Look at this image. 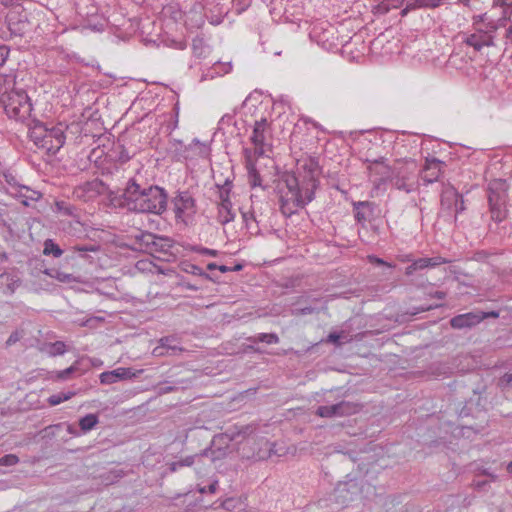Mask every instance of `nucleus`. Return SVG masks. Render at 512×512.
Here are the masks:
<instances>
[{
    "mask_svg": "<svg viewBox=\"0 0 512 512\" xmlns=\"http://www.w3.org/2000/svg\"><path fill=\"white\" fill-rule=\"evenodd\" d=\"M124 205L128 210L140 213L161 214L166 210L167 193L159 186L141 188L130 180L123 192Z\"/></svg>",
    "mask_w": 512,
    "mask_h": 512,
    "instance_id": "1",
    "label": "nucleus"
},
{
    "mask_svg": "<svg viewBox=\"0 0 512 512\" xmlns=\"http://www.w3.org/2000/svg\"><path fill=\"white\" fill-rule=\"evenodd\" d=\"M381 174L387 175L389 183L397 190L407 194L418 188V176L414 161H397L392 167L383 165Z\"/></svg>",
    "mask_w": 512,
    "mask_h": 512,
    "instance_id": "2",
    "label": "nucleus"
},
{
    "mask_svg": "<svg viewBox=\"0 0 512 512\" xmlns=\"http://www.w3.org/2000/svg\"><path fill=\"white\" fill-rule=\"evenodd\" d=\"M497 29L498 25L488 20L486 14L474 16L472 32L465 33L462 41L475 51H481L484 47L494 46Z\"/></svg>",
    "mask_w": 512,
    "mask_h": 512,
    "instance_id": "3",
    "label": "nucleus"
},
{
    "mask_svg": "<svg viewBox=\"0 0 512 512\" xmlns=\"http://www.w3.org/2000/svg\"><path fill=\"white\" fill-rule=\"evenodd\" d=\"M283 183L285 187L279 188L280 211L284 216L290 217L299 208H303L302 188L294 174H285Z\"/></svg>",
    "mask_w": 512,
    "mask_h": 512,
    "instance_id": "4",
    "label": "nucleus"
},
{
    "mask_svg": "<svg viewBox=\"0 0 512 512\" xmlns=\"http://www.w3.org/2000/svg\"><path fill=\"white\" fill-rule=\"evenodd\" d=\"M509 185L506 180L494 179L488 184V203L491 219L500 223L507 217V199Z\"/></svg>",
    "mask_w": 512,
    "mask_h": 512,
    "instance_id": "5",
    "label": "nucleus"
},
{
    "mask_svg": "<svg viewBox=\"0 0 512 512\" xmlns=\"http://www.w3.org/2000/svg\"><path fill=\"white\" fill-rule=\"evenodd\" d=\"M5 113L16 121L26 120L32 111V105L26 92L20 89L5 91L0 98Z\"/></svg>",
    "mask_w": 512,
    "mask_h": 512,
    "instance_id": "6",
    "label": "nucleus"
},
{
    "mask_svg": "<svg viewBox=\"0 0 512 512\" xmlns=\"http://www.w3.org/2000/svg\"><path fill=\"white\" fill-rule=\"evenodd\" d=\"M88 229L89 225L86 222V215L66 206V234L82 239L88 235Z\"/></svg>",
    "mask_w": 512,
    "mask_h": 512,
    "instance_id": "7",
    "label": "nucleus"
},
{
    "mask_svg": "<svg viewBox=\"0 0 512 512\" xmlns=\"http://www.w3.org/2000/svg\"><path fill=\"white\" fill-rule=\"evenodd\" d=\"M175 217L182 221L196 213V202L190 192L181 191L172 200Z\"/></svg>",
    "mask_w": 512,
    "mask_h": 512,
    "instance_id": "8",
    "label": "nucleus"
},
{
    "mask_svg": "<svg viewBox=\"0 0 512 512\" xmlns=\"http://www.w3.org/2000/svg\"><path fill=\"white\" fill-rule=\"evenodd\" d=\"M214 442L202 450L200 453L193 454L192 456L199 457V462L193 463L194 470L197 474L206 473L212 464L225 457L226 451L222 448H214Z\"/></svg>",
    "mask_w": 512,
    "mask_h": 512,
    "instance_id": "9",
    "label": "nucleus"
},
{
    "mask_svg": "<svg viewBox=\"0 0 512 512\" xmlns=\"http://www.w3.org/2000/svg\"><path fill=\"white\" fill-rule=\"evenodd\" d=\"M108 187L100 179L86 181L74 188L73 196L82 201H90L99 195L106 193Z\"/></svg>",
    "mask_w": 512,
    "mask_h": 512,
    "instance_id": "10",
    "label": "nucleus"
},
{
    "mask_svg": "<svg viewBox=\"0 0 512 512\" xmlns=\"http://www.w3.org/2000/svg\"><path fill=\"white\" fill-rule=\"evenodd\" d=\"M64 145V132L60 128L46 131L40 140V147L47 150L50 155H56Z\"/></svg>",
    "mask_w": 512,
    "mask_h": 512,
    "instance_id": "11",
    "label": "nucleus"
},
{
    "mask_svg": "<svg viewBox=\"0 0 512 512\" xmlns=\"http://www.w3.org/2000/svg\"><path fill=\"white\" fill-rule=\"evenodd\" d=\"M267 127L268 122L266 118H262L258 121H255L253 132L250 139L253 145L255 146V154L257 156H263L265 153Z\"/></svg>",
    "mask_w": 512,
    "mask_h": 512,
    "instance_id": "12",
    "label": "nucleus"
},
{
    "mask_svg": "<svg viewBox=\"0 0 512 512\" xmlns=\"http://www.w3.org/2000/svg\"><path fill=\"white\" fill-rule=\"evenodd\" d=\"M140 371H133L132 368L119 367L112 371H106L100 374V382L104 385H110L122 380L132 379L137 377Z\"/></svg>",
    "mask_w": 512,
    "mask_h": 512,
    "instance_id": "13",
    "label": "nucleus"
},
{
    "mask_svg": "<svg viewBox=\"0 0 512 512\" xmlns=\"http://www.w3.org/2000/svg\"><path fill=\"white\" fill-rule=\"evenodd\" d=\"M7 193L17 198L24 206H29L31 202H35L41 197L40 192L19 184H13L11 188H7Z\"/></svg>",
    "mask_w": 512,
    "mask_h": 512,
    "instance_id": "14",
    "label": "nucleus"
},
{
    "mask_svg": "<svg viewBox=\"0 0 512 512\" xmlns=\"http://www.w3.org/2000/svg\"><path fill=\"white\" fill-rule=\"evenodd\" d=\"M443 165L444 163L436 158L426 159L424 168L420 174V178L424 184L428 185L436 182L442 173Z\"/></svg>",
    "mask_w": 512,
    "mask_h": 512,
    "instance_id": "15",
    "label": "nucleus"
},
{
    "mask_svg": "<svg viewBox=\"0 0 512 512\" xmlns=\"http://www.w3.org/2000/svg\"><path fill=\"white\" fill-rule=\"evenodd\" d=\"M482 321L483 316H480V311H472L454 316L450 320V325L454 329H466L472 328Z\"/></svg>",
    "mask_w": 512,
    "mask_h": 512,
    "instance_id": "16",
    "label": "nucleus"
},
{
    "mask_svg": "<svg viewBox=\"0 0 512 512\" xmlns=\"http://www.w3.org/2000/svg\"><path fill=\"white\" fill-rule=\"evenodd\" d=\"M450 261L441 256L436 257H423L414 260L408 267H406L405 274L411 276L417 270H422L429 267H436L442 264L449 263Z\"/></svg>",
    "mask_w": 512,
    "mask_h": 512,
    "instance_id": "17",
    "label": "nucleus"
},
{
    "mask_svg": "<svg viewBox=\"0 0 512 512\" xmlns=\"http://www.w3.org/2000/svg\"><path fill=\"white\" fill-rule=\"evenodd\" d=\"M374 208V203L369 201L354 202L353 212L357 223L364 226L366 222L370 221L374 215Z\"/></svg>",
    "mask_w": 512,
    "mask_h": 512,
    "instance_id": "18",
    "label": "nucleus"
},
{
    "mask_svg": "<svg viewBox=\"0 0 512 512\" xmlns=\"http://www.w3.org/2000/svg\"><path fill=\"white\" fill-rule=\"evenodd\" d=\"M199 462V457L196 456H181L176 457L173 461L167 462L165 465L164 475L179 472L183 468L192 467L193 463Z\"/></svg>",
    "mask_w": 512,
    "mask_h": 512,
    "instance_id": "19",
    "label": "nucleus"
},
{
    "mask_svg": "<svg viewBox=\"0 0 512 512\" xmlns=\"http://www.w3.org/2000/svg\"><path fill=\"white\" fill-rule=\"evenodd\" d=\"M99 250V246L93 244H73L69 242L66 244V252H71L70 258H74L77 254L79 258L84 259L85 261H89V252H97Z\"/></svg>",
    "mask_w": 512,
    "mask_h": 512,
    "instance_id": "20",
    "label": "nucleus"
},
{
    "mask_svg": "<svg viewBox=\"0 0 512 512\" xmlns=\"http://www.w3.org/2000/svg\"><path fill=\"white\" fill-rule=\"evenodd\" d=\"M460 194L454 187H447L443 190L441 195L442 210L452 213Z\"/></svg>",
    "mask_w": 512,
    "mask_h": 512,
    "instance_id": "21",
    "label": "nucleus"
},
{
    "mask_svg": "<svg viewBox=\"0 0 512 512\" xmlns=\"http://www.w3.org/2000/svg\"><path fill=\"white\" fill-rule=\"evenodd\" d=\"M135 241L141 246V248H154V250H160L157 240L162 241L163 239L157 237L155 234L150 232H139L135 235Z\"/></svg>",
    "mask_w": 512,
    "mask_h": 512,
    "instance_id": "22",
    "label": "nucleus"
},
{
    "mask_svg": "<svg viewBox=\"0 0 512 512\" xmlns=\"http://www.w3.org/2000/svg\"><path fill=\"white\" fill-rule=\"evenodd\" d=\"M235 212L232 210V203L230 200H224V203L218 205L217 220L222 225L232 222L235 219Z\"/></svg>",
    "mask_w": 512,
    "mask_h": 512,
    "instance_id": "23",
    "label": "nucleus"
},
{
    "mask_svg": "<svg viewBox=\"0 0 512 512\" xmlns=\"http://www.w3.org/2000/svg\"><path fill=\"white\" fill-rule=\"evenodd\" d=\"M75 14L82 20L96 12L92 0H75L73 3Z\"/></svg>",
    "mask_w": 512,
    "mask_h": 512,
    "instance_id": "24",
    "label": "nucleus"
},
{
    "mask_svg": "<svg viewBox=\"0 0 512 512\" xmlns=\"http://www.w3.org/2000/svg\"><path fill=\"white\" fill-rule=\"evenodd\" d=\"M178 351H182V348L175 344L174 339H170L168 337L162 338L160 340V346L154 349V353L159 356L175 355Z\"/></svg>",
    "mask_w": 512,
    "mask_h": 512,
    "instance_id": "25",
    "label": "nucleus"
},
{
    "mask_svg": "<svg viewBox=\"0 0 512 512\" xmlns=\"http://www.w3.org/2000/svg\"><path fill=\"white\" fill-rule=\"evenodd\" d=\"M232 70L231 62H217L215 63L206 74L201 78V81L206 79H213L217 76L228 74Z\"/></svg>",
    "mask_w": 512,
    "mask_h": 512,
    "instance_id": "26",
    "label": "nucleus"
},
{
    "mask_svg": "<svg viewBox=\"0 0 512 512\" xmlns=\"http://www.w3.org/2000/svg\"><path fill=\"white\" fill-rule=\"evenodd\" d=\"M18 286L19 279L15 278V276L8 273L0 275V290L4 294L14 293Z\"/></svg>",
    "mask_w": 512,
    "mask_h": 512,
    "instance_id": "27",
    "label": "nucleus"
},
{
    "mask_svg": "<svg viewBox=\"0 0 512 512\" xmlns=\"http://www.w3.org/2000/svg\"><path fill=\"white\" fill-rule=\"evenodd\" d=\"M253 432V428L250 425L246 426H234L229 428L221 437L227 438L229 441L236 440L239 436H246Z\"/></svg>",
    "mask_w": 512,
    "mask_h": 512,
    "instance_id": "28",
    "label": "nucleus"
},
{
    "mask_svg": "<svg viewBox=\"0 0 512 512\" xmlns=\"http://www.w3.org/2000/svg\"><path fill=\"white\" fill-rule=\"evenodd\" d=\"M247 341L256 344V343H266V344H277L280 339L276 333H258L254 336L247 338Z\"/></svg>",
    "mask_w": 512,
    "mask_h": 512,
    "instance_id": "29",
    "label": "nucleus"
},
{
    "mask_svg": "<svg viewBox=\"0 0 512 512\" xmlns=\"http://www.w3.org/2000/svg\"><path fill=\"white\" fill-rule=\"evenodd\" d=\"M44 278L43 281L48 284L56 285L55 282L62 283L64 281V274L56 268H49L43 271Z\"/></svg>",
    "mask_w": 512,
    "mask_h": 512,
    "instance_id": "30",
    "label": "nucleus"
},
{
    "mask_svg": "<svg viewBox=\"0 0 512 512\" xmlns=\"http://www.w3.org/2000/svg\"><path fill=\"white\" fill-rule=\"evenodd\" d=\"M98 423V416L96 414L90 413L80 418L79 420V429L83 433H87L92 430Z\"/></svg>",
    "mask_w": 512,
    "mask_h": 512,
    "instance_id": "31",
    "label": "nucleus"
},
{
    "mask_svg": "<svg viewBox=\"0 0 512 512\" xmlns=\"http://www.w3.org/2000/svg\"><path fill=\"white\" fill-rule=\"evenodd\" d=\"M316 414L323 418L341 417L337 403L319 406L316 410Z\"/></svg>",
    "mask_w": 512,
    "mask_h": 512,
    "instance_id": "32",
    "label": "nucleus"
},
{
    "mask_svg": "<svg viewBox=\"0 0 512 512\" xmlns=\"http://www.w3.org/2000/svg\"><path fill=\"white\" fill-rule=\"evenodd\" d=\"M185 383L186 381L184 380L175 381L172 385H170L168 381L161 382L156 386L157 394L164 395L174 392L178 389V385H184Z\"/></svg>",
    "mask_w": 512,
    "mask_h": 512,
    "instance_id": "33",
    "label": "nucleus"
},
{
    "mask_svg": "<svg viewBox=\"0 0 512 512\" xmlns=\"http://www.w3.org/2000/svg\"><path fill=\"white\" fill-rule=\"evenodd\" d=\"M337 405L341 417L355 414L359 410V406L356 403L349 401H341Z\"/></svg>",
    "mask_w": 512,
    "mask_h": 512,
    "instance_id": "34",
    "label": "nucleus"
},
{
    "mask_svg": "<svg viewBox=\"0 0 512 512\" xmlns=\"http://www.w3.org/2000/svg\"><path fill=\"white\" fill-rule=\"evenodd\" d=\"M62 431V424L58 423L50 425L40 431V435L43 439H52Z\"/></svg>",
    "mask_w": 512,
    "mask_h": 512,
    "instance_id": "35",
    "label": "nucleus"
},
{
    "mask_svg": "<svg viewBox=\"0 0 512 512\" xmlns=\"http://www.w3.org/2000/svg\"><path fill=\"white\" fill-rule=\"evenodd\" d=\"M43 253L45 255H50L52 254L53 256L55 257H59L62 255V249L59 247V245H57L56 243H54L51 239H47L45 242H44V250H43Z\"/></svg>",
    "mask_w": 512,
    "mask_h": 512,
    "instance_id": "36",
    "label": "nucleus"
},
{
    "mask_svg": "<svg viewBox=\"0 0 512 512\" xmlns=\"http://www.w3.org/2000/svg\"><path fill=\"white\" fill-rule=\"evenodd\" d=\"M114 152L116 153V160L120 163H126L132 158V155L129 153V151L121 144L115 146Z\"/></svg>",
    "mask_w": 512,
    "mask_h": 512,
    "instance_id": "37",
    "label": "nucleus"
},
{
    "mask_svg": "<svg viewBox=\"0 0 512 512\" xmlns=\"http://www.w3.org/2000/svg\"><path fill=\"white\" fill-rule=\"evenodd\" d=\"M83 365V360H80V361H76L73 365H71L70 367L66 368L65 370V373H66V380L72 376V375H81L86 369H87V365H85L84 367H82Z\"/></svg>",
    "mask_w": 512,
    "mask_h": 512,
    "instance_id": "38",
    "label": "nucleus"
},
{
    "mask_svg": "<svg viewBox=\"0 0 512 512\" xmlns=\"http://www.w3.org/2000/svg\"><path fill=\"white\" fill-rule=\"evenodd\" d=\"M193 146H197L199 156L206 157L209 155V146L205 143L200 142L197 138H194L192 142L186 147V149H191Z\"/></svg>",
    "mask_w": 512,
    "mask_h": 512,
    "instance_id": "39",
    "label": "nucleus"
},
{
    "mask_svg": "<svg viewBox=\"0 0 512 512\" xmlns=\"http://www.w3.org/2000/svg\"><path fill=\"white\" fill-rule=\"evenodd\" d=\"M184 271L196 276L203 277L205 279L212 280L211 276L208 273H206L205 271H203L202 268L194 264H186Z\"/></svg>",
    "mask_w": 512,
    "mask_h": 512,
    "instance_id": "40",
    "label": "nucleus"
},
{
    "mask_svg": "<svg viewBox=\"0 0 512 512\" xmlns=\"http://www.w3.org/2000/svg\"><path fill=\"white\" fill-rule=\"evenodd\" d=\"M45 351L50 355H60L64 353V342L57 341L53 344L46 345Z\"/></svg>",
    "mask_w": 512,
    "mask_h": 512,
    "instance_id": "41",
    "label": "nucleus"
},
{
    "mask_svg": "<svg viewBox=\"0 0 512 512\" xmlns=\"http://www.w3.org/2000/svg\"><path fill=\"white\" fill-rule=\"evenodd\" d=\"M46 131H48V130L45 129L42 125L35 126L32 129L30 136L32 139H34V142L36 145L40 146V140L43 137V135L46 133Z\"/></svg>",
    "mask_w": 512,
    "mask_h": 512,
    "instance_id": "42",
    "label": "nucleus"
},
{
    "mask_svg": "<svg viewBox=\"0 0 512 512\" xmlns=\"http://www.w3.org/2000/svg\"><path fill=\"white\" fill-rule=\"evenodd\" d=\"M314 312H316V308L311 306V305L304 306V307L294 308L291 311L292 315H294V316L309 315V314H312Z\"/></svg>",
    "mask_w": 512,
    "mask_h": 512,
    "instance_id": "43",
    "label": "nucleus"
},
{
    "mask_svg": "<svg viewBox=\"0 0 512 512\" xmlns=\"http://www.w3.org/2000/svg\"><path fill=\"white\" fill-rule=\"evenodd\" d=\"M315 187V182L312 183V188H302V201H303V207L311 202L314 199V192L313 188Z\"/></svg>",
    "mask_w": 512,
    "mask_h": 512,
    "instance_id": "44",
    "label": "nucleus"
},
{
    "mask_svg": "<svg viewBox=\"0 0 512 512\" xmlns=\"http://www.w3.org/2000/svg\"><path fill=\"white\" fill-rule=\"evenodd\" d=\"M231 190V182L227 179L224 185L220 189V203H224V200H230L229 194Z\"/></svg>",
    "mask_w": 512,
    "mask_h": 512,
    "instance_id": "45",
    "label": "nucleus"
},
{
    "mask_svg": "<svg viewBox=\"0 0 512 512\" xmlns=\"http://www.w3.org/2000/svg\"><path fill=\"white\" fill-rule=\"evenodd\" d=\"M19 461L18 457L14 454H7L0 458V465L3 466H13L17 464Z\"/></svg>",
    "mask_w": 512,
    "mask_h": 512,
    "instance_id": "46",
    "label": "nucleus"
},
{
    "mask_svg": "<svg viewBox=\"0 0 512 512\" xmlns=\"http://www.w3.org/2000/svg\"><path fill=\"white\" fill-rule=\"evenodd\" d=\"M217 486H218V481L217 480H214L212 481L209 485L207 486H201V485H198V491L201 493V494H205V493H210V494H213L216 492L217 490Z\"/></svg>",
    "mask_w": 512,
    "mask_h": 512,
    "instance_id": "47",
    "label": "nucleus"
},
{
    "mask_svg": "<svg viewBox=\"0 0 512 512\" xmlns=\"http://www.w3.org/2000/svg\"><path fill=\"white\" fill-rule=\"evenodd\" d=\"M466 209L464 199L462 195L459 196L454 208L452 209V213H454V220H457V215L462 213Z\"/></svg>",
    "mask_w": 512,
    "mask_h": 512,
    "instance_id": "48",
    "label": "nucleus"
},
{
    "mask_svg": "<svg viewBox=\"0 0 512 512\" xmlns=\"http://www.w3.org/2000/svg\"><path fill=\"white\" fill-rule=\"evenodd\" d=\"M22 337H23V332L14 331L10 334V336L6 340L5 344L7 347H10V346L14 345L15 343H17Z\"/></svg>",
    "mask_w": 512,
    "mask_h": 512,
    "instance_id": "49",
    "label": "nucleus"
},
{
    "mask_svg": "<svg viewBox=\"0 0 512 512\" xmlns=\"http://www.w3.org/2000/svg\"><path fill=\"white\" fill-rule=\"evenodd\" d=\"M499 386H501L502 388H512V374L511 373H505L499 379Z\"/></svg>",
    "mask_w": 512,
    "mask_h": 512,
    "instance_id": "50",
    "label": "nucleus"
},
{
    "mask_svg": "<svg viewBox=\"0 0 512 512\" xmlns=\"http://www.w3.org/2000/svg\"><path fill=\"white\" fill-rule=\"evenodd\" d=\"M443 0H420V7L436 8L440 6Z\"/></svg>",
    "mask_w": 512,
    "mask_h": 512,
    "instance_id": "51",
    "label": "nucleus"
},
{
    "mask_svg": "<svg viewBox=\"0 0 512 512\" xmlns=\"http://www.w3.org/2000/svg\"><path fill=\"white\" fill-rule=\"evenodd\" d=\"M194 251L202 254V255H209V256H217L218 255V251L217 250H213V249H209V248H204V247H195L194 248Z\"/></svg>",
    "mask_w": 512,
    "mask_h": 512,
    "instance_id": "52",
    "label": "nucleus"
},
{
    "mask_svg": "<svg viewBox=\"0 0 512 512\" xmlns=\"http://www.w3.org/2000/svg\"><path fill=\"white\" fill-rule=\"evenodd\" d=\"M242 218L248 228H251V226H250L251 221H256L254 212H251V211L242 212Z\"/></svg>",
    "mask_w": 512,
    "mask_h": 512,
    "instance_id": "53",
    "label": "nucleus"
},
{
    "mask_svg": "<svg viewBox=\"0 0 512 512\" xmlns=\"http://www.w3.org/2000/svg\"><path fill=\"white\" fill-rule=\"evenodd\" d=\"M9 55V49L6 46H0V67L4 65Z\"/></svg>",
    "mask_w": 512,
    "mask_h": 512,
    "instance_id": "54",
    "label": "nucleus"
},
{
    "mask_svg": "<svg viewBox=\"0 0 512 512\" xmlns=\"http://www.w3.org/2000/svg\"><path fill=\"white\" fill-rule=\"evenodd\" d=\"M498 311H490V312H483L480 311V316H483V320L486 318H498L499 317Z\"/></svg>",
    "mask_w": 512,
    "mask_h": 512,
    "instance_id": "55",
    "label": "nucleus"
},
{
    "mask_svg": "<svg viewBox=\"0 0 512 512\" xmlns=\"http://www.w3.org/2000/svg\"><path fill=\"white\" fill-rule=\"evenodd\" d=\"M62 400L63 398L61 395H53L49 397L48 402L50 403V405L54 406L60 404Z\"/></svg>",
    "mask_w": 512,
    "mask_h": 512,
    "instance_id": "56",
    "label": "nucleus"
},
{
    "mask_svg": "<svg viewBox=\"0 0 512 512\" xmlns=\"http://www.w3.org/2000/svg\"><path fill=\"white\" fill-rule=\"evenodd\" d=\"M368 161H369V163H370V165H369V167H368V168H369V170L372 172V171H374V166H375V165H378V164H384V162H385V158H384V157H380V158L375 159V160H373V161H370V160H368Z\"/></svg>",
    "mask_w": 512,
    "mask_h": 512,
    "instance_id": "57",
    "label": "nucleus"
},
{
    "mask_svg": "<svg viewBox=\"0 0 512 512\" xmlns=\"http://www.w3.org/2000/svg\"><path fill=\"white\" fill-rule=\"evenodd\" d=\"M340 338H341V334H339V333L334 332V333H330L328 335V341L335 343V344H339Z\"/></svg>",
    "mask_w": 512,
    "mask_h": 512,
    "instance_id": "58",
    "label": "nucleus"
},
{
    "mask_svg": "<svg viewBox=\"0 0 512 512\" xmlns=\"http://www.w3.org/2000/svg\"><path fill=\"white\" fill-rule=\"evenodd\" d=\"M249 174H250V177L252 179V185L256 186L257 185V181L259 180L258 173L256 172V170L254 168H251L249 170Z\"/></svg>",
    "mask_w": 512,
    "mask_h": 512,
    "instance_id": "59",
    "label": "nucleus"
},
{
    "mask_svg": "<svg viewBox=\"0 0 512 512\" xmlns=\"http://www.w3.org/2000/svg\"><path fill=\"white\" fill-rule=\"evenodd\" d=\"M5 180H6V183H7V185H8V186L6 187V189H7V188H11V187L13 186V184H18V183H17V181H16V179H15V177H14V176H12V175H6V176H5Z\"/></svg>",
    "mask_w": 512,
    "mask_h": 512,
    "instance_id": "60",
    "label": "nucleus"
},
{
    "mask_svg": "<svg viewBox=\"0 0 512 512\" xmlns=\"http://www.w3.org/2000/svg\"><path fill=\"white\" fill-rule=\"evenodd\" d=\"M416 7H418L417 3L407 5L404 9L401 10V15L406 16L409 11L415 9Z\"/></svg>",
    "mask_w": 512,
    "mask_h": 512,
    "instance_id": "61",
    "label": "nucleus"
},
{
    "mask_svg": "<svg viewBox=\"0 0 512 512\" xmlns=\"http://www.w3.org/2000/svg\"><path fill=\"white\" fill-rule=\"evenodd\" d=\"M66 431L70 434H73V435H78V429L77 427L73 426V425H68L67 428H66Z\"/></svg>",
    "mask_w": 512,
    "mask_h": 512,
    "instance_id": "62",
    "label": "nucleus"
},
{
    "mask_svg": "<svg viewBox=\"0 0 512 512\" xmlns=\"http://www.w3.org/2000/svg\"><path fill=\"white\" fill-rule=\"evenodd\" d=\"M505 37L507 40H509L512 44V23L509 25V27L506 30Z\"/></svg>",
    "mask_w": 512,
    "mask_h": 512,
    "instance_id": "63",
    "label": "nucleus"
},
{
    "mask_svg": "<svg viewBox=\"0 0 512 512\" xmlns=\"http://www.w3.org/2000/svg\"><path fill=\"white\" fill-rule=\"evenodd\" d=\"M445 296H446V294L443 291H436L435 293L431 294V297L438 298V299H444Z\"/></svg>",
    "mask_w": 512,
    "mask_h": 512,
    "instance_id": "64",
    "label": "nucleus"
}]
</instances>
